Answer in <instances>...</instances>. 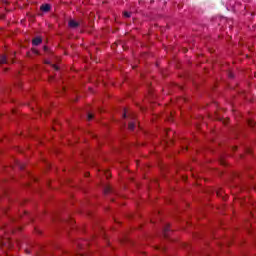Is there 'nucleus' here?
<instances>
[{
    "label": "nucleus",
    "instance_id": "20e7f679",
    "mask_svg": "<svg viewBox=\"0 0 256 256\" xmlns=\"http://www.w3.org/2000/svg\"><path fill=\"white\" fill-rule=\"evenodd\" d=\"M0 63H1V65L7 64V56L2 55V56L0 57Z\"/></svg>",
    "mask_w": 256,
    "mask_h": 256
},
{
    "label": "nucleus",
    "instance_id": "6e6552de",
    "mask_svg": "<svg viewBox=\"0 0 256 256\" xmlns=\"http://www.w3.org/2000/svg\"><path fill=\"white\" fill-rule=\"evenodd\" d=\"M248 123H249L250 127H253V121H249Z\"/></svg>",
    "mask_w": 256,
    "mask_h": 256
},
{
    "label": "nucleus",
    "instance_id": "ddd939ff",
    "mask_svg": "<svg viewBox=\"0 0 256 256\" xmlns=\"http://www.w3.org/2000/svg\"><path fill=\"white\" fill-rule=\"evenodd\" d=\"M223 123H227L226 120H223Z\"/></svg>",
    "mask_w": 256,
    "mask_h": 256
},
{
    "label": "nucleus",
    "instance_id": "2eb2a0df",
    "mask_svg": "<svg viewBox=\"0 0 256 256\" xmlns=\"http://www.w3.org/2000/svg\"><path fill=\"white\" fill-rule=\"evenodd\" d=\"M46 63H49V61H46Z\"/></svg>",
    "mask_w": 256,
    "mask_h": 256
},
{
    "label": "nucleus",
    "instance_id": "1a4fd4ad",
    "mask_svg": "<svg viewBox=\"0 0 256 256\" xmlns=\"http://www.w3.org/2000/svg\"><path fill=\"white\" fill-rule=\"evenodd\" d=\"M105 193H109V188H106V189H105Z\"/></svg>",
    "mask_w": 256,
    "mask_h": 256
},
{
    "label": "nucleus",
    "instance_id": "9d476101",
    "mask_svg": "<svg viewBox=\"0 0 256 256\" xmlns=\"http://www.w3.org/2000/svg\"><path fill=\"white\" fill-rule=\"evenodd\" d=\"M53 67L57 70V69H59L56 65H53Z\"/></svg>",
    "mask_w": 256,
    "mask_h": 256
},
{
    "label": "nucleus",
    "instance_id": "39448f33",
    "mask_svg": "<svg viewBox=\"0 0 256 256\" xmlns=\"http://www.w3.org/2000/svg\"><path fill=\"white\" fill-rule=\"evenodd\" d=\"M128 129H129L130 131H133V129H135V123H134V122H130V123L128 124Z\"/></svg>",
    "mask_w": 256,
    "mask_h": 256
},
{
    "label": "nucleus",
    "instance_id": "9b49d317",
    "mask_svg": "<svg viewBox=\"0 0 256 256\" xmlns=\"http://www.w3.org/2000/svg\"><path fill=\"white\" fill-rule=\"evenodd\" d=\"M33 53H38L37 50L33 49Z\"/></svg>",
    "mask_w": 256,
    "mask_h": 256
},
{
    "label": "nucleus",
    "instance_id": "7ed1b4c3",
    "mask_svg": "<svg viewBox=\"0 0 256 256\" xmlns=\"http://www.w3.org/2000/svg\"><path fill=\"white\" fill-rule=\"evenodd\" d=\"M41 11H44L45 13H47V11H49L51 9V6H49V4H44L40 7Z\"/></svg>",
    "mask_w": 256,
    "mask_h": 256
},
{
    "label": "nucleus",
    "instance_id": "f8f14e48",
    "mask_svg": "<svg viewBox=\"0 0 256 256\" xmlns=\"http://www.w3.org/2000/svg\"><path fill=\"white\" fill-rule=\"evenodd\" d=\"M44 51H47V47L46 46H44Z\"/></svg>",
    "mask_w": 256,
    "mask_h": 256
},
{
    "label": "nucleus",
    "instance_id": "423d86ee",
    "mask_svg": "<svg viewBox=\"0 0 256 256\" xmlns=\"http://www.w3.org/2000/svg\"><path fill=\"white\" fill-rule=\"evenodd\" d=\"M124 17H126V18L131 17V13H129V12H124Z\"/></svg>",
    "mask_w": 256,
    "mask_h": 256
},
{
    "label": "nucleus",
    "instance_id": "0eeeda50",
    "mask_svg": "<svg viewBox=\"0 0 256 256\" xmlns=\"http://www.w3.org/2000/svg\"><path fill=\"white\" fill-rule=\"evenodd\" d=\"M93 119V114H88V121H91Z\"/></svg>",
    "mask_w": 256,
    "mask_h": 256
},
{
    "label": "nucleus",
    "instance_id": "f257e3e1",
    "mask_svg": "<svg viewBox=\"0 0 256 256\" xmlns=\"http://www.w3.org/2000/svg\"><path fill=\"white\" fill-rule=\"evenodd\" d=\"M68 25L71 29H77V27H79V22L75 20H70Z\"/></svg>",
    "mask_w": 256,
    "mask_h": 256
},
{
    "label": "nucleus",
    "instance_id": "f03ea898",
    "mask_svg": "<svg viewBox=\"0 0 256 256\" xmlns=\"http://www.w3.org/2000/svg\"><path fill=\"white\" fill-rule=\"evenodd\" d=\"M42 41H43V40L41 39V37H36V38L32 41V45H35V46L41 45Z\"/></svg>",
    "mask_w": 256,
    "mask_h": 256
},
{
    "label": "nucleus",
    "instance_id": "4468645a",
    "mask_svg": "<svg viewBox=\"0 0 256 256\" xmlns=\"http://www.w3.org/2000/svg\"><path fill=\"white\" fill-rule=\"evenodd\" d=\"M89 176V173L86 174V177Z\"/></svg>",
    "mask_w": 256,
    "mask_h": 256
}]
</instances>
